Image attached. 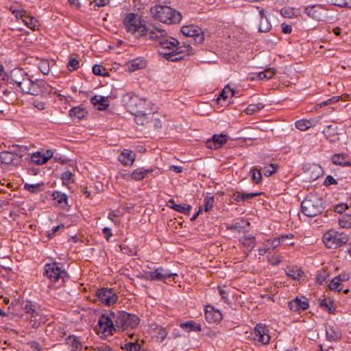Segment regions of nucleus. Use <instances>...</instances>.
<instances>
[{"mask_svg":"<svg viewBox=\"0 0 351 351\" xmlns=\"http://www.w3.org/2000/svg\"><path fill=\"white\" fill-rule=\"evenodd\" d=\"M150 13L155 19L168 25L177 24L182 19L180 12L167 5H155L150 9Z\"/></svg>","mask_w":351,"mask_h":351,"instance_id":"f257e3e1","label":"nucleus"},{"mask_svg":"<svg viewBox=\"0 0 351 351\" xmlns=\"http://www.w3.org/2000/svg\"><path fill=\"white\" fill-rule=\"evenodd\" d=\"M324 209L322 199L315 195H308L301 203L302 213L308 217L319 215Z\"/></svg>","mask_w":351,"mask_h":351,"instance_id":"f03ea898","label":"nucleus"},{"mask_svg":"<svg viewBox=\"0 0 351 351\" xmlns=\"http://www.w3.org/2000/svg\"><path fill=\"white\" fill-rule=\"evenodd\" d=\"M127 32L132 33L136 38L143 37L146 30V24L136 14L129 13L123 21Z\"/></svg>","mask_w":351,"mask_h":351,"instance_id":"7ed1b4c3","label":"nucleus"},{"mask_svg":"<svg viewBox=\"0 0 351 351\" xmlns=\"http://www.w3.org/2000/svg\"><path fill=\"white\" fill-rule=\"evenodd\" d=\"M323 243L328 248H337L349 241L348 236L343 232L328 231L322 237Z\"/></svg>","mask_w":351,"mask_h":351,"instance_id":"20e7f679","label":"nucleus"},{"mask_svg":"<svg viewBox=\"0 0 351 351\" xmlns=\"http://www.w3.org/2000/svg\"><path fill=\"white\" fill-rule=\"evenodd\" d=\"M123 101L125 102L128 109L132 114H145V107L147 105L146 99L141 98L138 95L132 93H127L123 97Z\"/></svg>","mask_w":351,"mask_h":351,"instance_id":"39448f33","label":"nucleus"},{"mask_svg":"<svg viewBox=\"0 0 351 351\" xmlns=\"http://www.w3.org/2000/svg\"><path fill=\"white\" fill-rule=\"evenodd\" d=\"M114 322L117 327L125 330L136 328L139 324V318L134 314L122 311L118 313Z\"/></svg>","mask_w":351,"mask_h":351,"instance_id":"423d86ee","label":"nucleus"},{"mask_svg":"<svg viewBox=\"0 0 351 351\" xmlns=\"http://www.w3.org/2000/svg\"><path fill=\"white\" fill-rule=\"evenodd\" d=\"M194 51L189 44L177 45L174 51L170 52H160V55L167 60L176 62L184 58L185 56L193 54Z\"/></svg>","mask_w":351,"mask_h":351,"instance_id":"0eeeda50","label":"nucleus"},{"mask_svg":"<svg viewBox=\"0 0 351 351\" xmlns=\"http://www.w3.org/2000/svg\"><path fill=\"white\" fill-rule=\"evenodd\" d=\"M304 12L308 17L318 21H326L330 18L328 9L322 4L306 6Z\"/></svg>","mask_w":351,"mask_h":351,"instance_id":"6e6552de","label":"nucleus"},{"mask_svg":"<svg viewBox=\"0 0 351 351\" xmlns=\"http://www.w3.org/2000/svg\"><path fill=\"white\" fill-rule=\"evenodd\" d=\"M167 35V32L161 25L149 24V26L146 25V30L143 34V37H147L148 39L159 43Z\"/></svg>","mask_w":351,"mask_h":351,"instance_id":"1a4fd4ad","label":"nucleus"},{"mask_svg":"<svg viewBox=\"0 0 351 351\" xmlns=\"http://www.w3.org/2000/svg\"><path fill=\"white\" fill-rule=\"evenodd\" d=\"M182 33L188 36L193 37V41L197 44H202L204 40V34L202 28L193 25L183 26Z\"/></svg>","mask_w":351,"mask_h":351,"instance_id":"9d476101","label":"nucleus"},{"mask_svg":"<svg viewBox=\"0 0 351 351\" xmlns=\"http://www.w3.org/2000/svg\"><path fill=\"white\" fill-rule=\"evenodd\" d=\"M96 296L99 302L107 306L113 305L117 301V295L112 289H99L96 292Z\"/></svg>","mask_w":351,"mask_h":351,"instance_id":"9b49d317","label":"nucleus"},{"mask_svg":"<svg viewBox=\"0 0 351 351\" xmlns=\"http://www.w3.org/2000/svg\"><path fill=\"white\" fill-rule=\"evenodd\" d=\"M269 330L265 325L262 324H256L253 332L252 339L261 345L267 344L270 341V337L268 334Z\"/></svg>","mask_w":351,"mask_h":351,"instance_id":"f8f14e48","label":"nucleus"},{"mask_svg":"<svg viewBox=\"0 0 351 351\" xmlns=\"http://www.w3.org/2000/svg\"><path fill=\"white\" fill-rule=\"evenodd\" d=\"M177 276L176 273H171L162 267H158L154 271L145 272L144 277L149 280H165L167 278Z\"/></svg>","mask_w":351,"mask_h":351,"instance_id":"ddd939ff","label":"nucleus"},{"mask_svg":"<svg viewBox=\"0 0 351 351\" xmlns=\"http://www.w3.org/2000/svg\"><path fill=\"white\" fill-rule=\"evenodd\" d=\"M228 141V136L225 134H214L211 138L206 141V147L210 149L220 148Z\"/></svg>","mask_w":351,"mask_h":351,"instance_id":"4468645a","label":"nucleus"},{"mask_svg":"<svg viewBox=\"0 0 351 351\" xmlns=\"http://www.w3.org/2000/svg\"><path fill=\"white\" fill-rule=\"evenodd\" d=\"M99 330L103 333H108L112 335L113 331L115 330L114 326L111 319L105 315H102L98 321Z\"/></svg>","mask_w":351,"mask_h":351,"instance_id":"2eb2a0df","label":"nucleus"},{"mask_svg":"<svg viewBox=\"0 0 351 351\" xmlns=\"http://www.w3.org/2000/svg\"><path fill=\"white\" fill-rule=\"evenodd\" d=\"M158 45L160 47L159 53L161 52V51L170 52L176 49V46L179 45V41L177 39L173 37H169L167 35L165 38L160 41Z\"/></svg>","mask_w":351,"mask_h":351,"instance_id":"dca6fc26","label":"nucleus"},{"mask_svg":"<svg viewBox=\"0 0 351 351\" xmlns=\"http://www.w3.org/2000/svg\"><path fill=\"white\" fill-rule=\"evenodd\" d=\"M308 306V302L306 298H302V299L295 298L289 302V308L295 312L306 310Z\"/></svg>","mask_w":351,"mask_h":351,"instance_id":"f3484780","label":"nucleus"},{"mask_svg":"<svg viewBox=\"0 0 351 351\" xmlns=\"http://www.w3.org/2000/svg\"><path fill=\"white\" fill-rule=\"evenodd\" d=\"M205 318L210 323L217 322L222 319V315L213 306H208L205 309Z\"/></svg>","mask_w":351,"mask_h":351,"instance_id":"a211bd4d","label":"nucleus"},{"mask_svg":"<svg viewBox=\"0 0 351 351\" xmlns=\"http://www.w3.org/2000/svg\"><path fill=\"white\" fill-rule=\"evenodd\" d=\"M91 104L99 110H104L110 106L108 97L95 95L90 99Z\"/></svg>","mask_w":351,"mask_h":351,"instance_id":"6ab92c4d","label":"nucleus"},{"mask_svg":"<svg viewBox=\"0 0 351 351\" xmlns=\"http://www.w3.org/2000/svg\"><path fill=\"white\" fill-rule=\"evenodd\" d=\"M135 154L130 149H124L118 156L119 161L126 166L133 165L135 160Z\"/></svg>","mask_w":351,"mask_h":351,"instance_id":"aec40b11","label":"nucleus"},{"mask_svg":"<svg viewBox=\"0 0 351 351\" xmlns=\"http://www.w3.org/2000/svg\"><path fill=\"white\" fill-rule=\"evenodd\" d=\"M45 266L49 267L48 269L45 268V276H47L51 282L57 281L61 274L60 269L58 267V265H45Z\"/></svg>","mask_w":351,"mask_h":351,"instance_id":"412c9836","label":"nucleus"},{"mask_svg":"<svg viewBox=\"0 0 351 351\" xmlns=\"http://www.w3.org/2000/svg\"><path fill=\"white\" fill-rule=\"evenodd\" d=\"M13 81L17 84L18 87L23 93L29 94V92H35L34 88H31L33 81L30 79L23 77L21 81L17 80L16 79H13Z\"/></svg>","mask_w":351,"mask_h":351,"instance_id":"4be33fe9","label":"nucleus"},{"mask_svg":"<svg viewBox=\"0 0 351 351\" xmlns=\"http://www.w3.org/2000/svg\"><path fill=\"white\" fill-rule=\"evenodd\" d=\"M167 206L173 209L174 210L179 212L180 213L189 215L191 210L192 209V206L190 205H182L176 204L173 199H170L167 204Z\"/></svg>","mask_w":351,"mask_h":351,"instance_id":"5701e85b","label":"nucleus"},{"mask_svg":"<svg viewBox=\"0 0 351 351\" xmlns=\"http://www.w3.org/2000/svg\"><path fill=\"white\" fill-rule=\"evenodd\" d=\"M53 161L63 162L64 160L62 159L61 156L59 154H54V152L52 149H47L45 151V168L51 169L49 165Z\"/></svg>","mask_w":351,"mask_h":351,"instance_id":"b1692460","label":"nucleus"},{"mask_svg":"<svg viewBox=\"0 0 351 351\" xmlns=\"http://www.w3.org/2000/svg\"><path fill=\"white\" fill-rule=\"evenodd\" d=\"M332 161L337 165L349 167L351 165L348 155L346 154H335L332 157Z\"/></svg>","mask_w":351,"mask_h":351,"instance_id":"393cba45","label":"nucleus"},{"mask_svg":"<svg viewBox=\"0 0 351 351\" xmlns=\"http://www.w3.org/2000/svg\"><path fill=\"white\" fill-rule=\"evenodd\" d=\"M285 272L289 277L293 280L298 279L303 271L297 265H289L285 269Z\"/></svg>","mask_w":351,"mask_h":351,"instance_id":"a878e982","label":"nucleus"},{"mask_svg":"<svg viewBox=\"0 0 351 351\" xmlns=\"http://www.w3.org/2000/svg\"><path fill=\"white\" fill-rule=\"evenodd\" d=\"M259 195H260V193H245L240 192V191H235L234 193H233L232 197L237 202H244L245 200L252 199L253 197H255Z\"/></svg>","mask_w":351,"mask_h":351,"instance_id":"bb28decb","label":"nucleus"},{"mask_svg":"<svg viewBox=\"0 0 351 351\" xmlns=\"http://www.w3.org/2000/svg\"><path fill=\"white\" fill-rule=\"evenodd\" d=\"M51 196L56 204L62 208H65L68 205V198L65 193L56 191L52 193Z\"/></svg>","mask_w":351,"mask_h":351,"instance_id":"cd10ccee","label":"nucleus"},{"mask_svg":"<svg viewBox=\"0 0 351 351\" xmlns=\"http://www.w3.org/2000/svg\"><path fill=\"white\" fill-rule=\"evenodd\" d=\"M317 121L315 119H301L298 120L295 122V125L296 128L301 131H305L310 128L315 126L317 123Z\"/></svg>","mask_w":351,"mask_h":351,"instance_id":"c85d7f7f","label":"nucleus"},{"mask_svg":"<svg viewBox=\"0 0 351 351\" xmlns=\"http://www.w3.org/2000/svg\"><path fill=\"white\" fill-rule=\"evenodd\" d=\"M281 245V240H280V237L274 238L272 239H269L265 243L264 247L260 250V252L263 254L266 253L268 250H274Z\"/></svg>","mask_w":351,"mask_h":351,"instance_id":"c756f323","label":"nucleus"},{"mask_svg":"<svg viewBox=\"0 0 351 351\" xmlns=\"http://www.w3.org/2000/svg\"><path fill=\"white\" fill-rule=\"evenodd\" d=\"M180 327L187 332L191 331L199 332L202 330L201 324L193 320L181 323Z\"/></svg>","mask_w":351,"mask_h":351,"instance_id":"7c9ffc66","label":"nucleus"},{"mask_svg":"<svg viewBox=\"0 0 351 351\" xmlns=\"http://www.w3.org/2000/svg\"><path fill=\"white\" fill-rule=\"evenodd\" d=\"M146 65L145 61L141 58H136L129 61L127 64L130 71H134L144 68Z\"/></svg>","mask_w":351,"mask_h":351,"instance_id":"2f4dec72","label":"nucleus"},{"mask_svg":"<svg viewBox=\"0 0 351 351\" xmlns=\"http://www.w3.org/2000/svg\"><path fill=\"white\" fill-rule=\"evenodd\" d=\"M67 344H69L73 351H81L82 348V342L79 341L78 338L74 335L69 336V338L66 339Z\"/></svg>","mask_w":351,"mask_h":351,"instance_id":"473e14b6","label":"nucleus"},{"mask_svg":"<svg viewBox=\"0 0 351 351\" xmlns=\"http://www.w3.org/2000/svg\"><path fill=\"white\" fill-rule=\"evenodd\" d=\"M276 73V70L274 68H269L264 71L258 72V75L256 76H258V78L260 80H267L271 79Z\"/></svg>","mask_w":351,"mask_h":351,"instance_id":"72a5a7b5","label":"nucleus"},{"mask_svg":"<svg viewBox=\"0 0 351 351\" xmlns=\"http://www.w3.org/2000/svg\"><path fill=\"white\" fill-rule=\"evenodd\" d=\"M23 23L29 28L32 29H37L39 27L38 21L36 19L29 15H26V16L23 18Z\"/></svg>","mask_w":351,"mask_h":351,"instance_id":"f704fd0d","label":"nucleus"},{"mask_svg":"<svg viewBox=\"0 0 351 351\" xmlns=\"http://www.w3.org/2000/svg\"><path fill=\"white\" fill-rule=\"evenodd\" d=\"M326 337L330 341H336L341 339V333L339 330H335L332 326L326 328Z\"/></svg>","mask_w":351,"mask_h":351,"instance_id":"c9c22d12","label":"nucleus"},{"mask_svg":"<svg viewBox=\"0 0 351 351\" xmlns=\"http://www.w3.org/2000/svg\"><path fill=\"white\" fill-rule=\"evenodd\" d=\"M240 242L248 249H253L255 245V237L252 235L243 236Z\"/></svg>","mask_w":351,"mask_h":351,"instance_id":"e433bc0d","label":"nucleus"},{"mask_svg":"<svg viewBox=\"0 0 351 351\" xmlns=\"http://www.w3.org/2000/svg\"><path fill=\"white\" fill-rule=\"evenodd\" d=\"M154 332L155 337L158 340H160V341H164L165 339L167 336V332L165 328L162 327V326H156L154 329Z\"/></svg>","mask_w":351,"mask_h":351,"instance_id":"4c0bfd02","label":"nucleus"},{"mask_svg":"<svg viewBox=\"0 0 351 351\" xmlns=\"http://www.w3.org/2000/svg\"><path fill=\"white\" fill-rule=\"evenodd\" d=\"M214 197L210 195H207L204 199V204L201 206L202 207V210H204L205 212L210 211L213 207L214 204Z\"/></svg>","mask_w":351,"mask_h":351,"instance_id":"58836bf2","label":"nucleus"},{"mask_svg":"<svg viewBox=\"0 0 351 351\" xmlns=\"http://www.w3.org/2000/svg\"><path fill=\"white\" fill-rule=\"evenodd\" d=\"M326 1L340 8H351V0H326Z\"/></svg>","mask_w":351,"mask_h":351,"instance_id":"ea45409f","label":"nucleus"},{"mask_svg":"<svg viewBox=\"0 0 351 351\" xmlns=\"http://www.w3.org/2000/svg\"><path fill=\"white\" fill-rule=\"evenodd\" d=\"M43 82L42 80H36V82H32V85L31 88H33L35 92H29V94L38 95L43 93Z\"/></svg>","mask_w":351,"mask_h":351,"instance_id":"a19ab883","label":"nucleus"},{"mask_svg":"<svg viewBox=\"0 0 351 351\" xmlns=\"http://www.w3.org/2000/svg\"><path fill=\"white\" fill-rule=\"evenodd\" d=\"M85 110L80 107H73L69 110L71 117H75L79 119H82L85 115Z\"/></svg>","mask_w":351,"mask_h":351,"instance_id":"79ce46f5","label":"nucleus"},{"mask_svg":"<svg viewBox=\"0 0 351 351\" xmlns=\"http://www.w3.org/2000/svg\"><path fill=\"white\" fill-rule=\"evenodd\" d=\"M144 178H145V176L143 167L134 169L131 174V178L136 181L141 180Z\"/></svg>","mask_w":351,"mask_h":351,"instance_id":"37998d69","label":"nucleus"},{"mask_svg":"<svg viewBox=\"0 0 351 351\" xmlns=\"http://www.w3.org/2000/svg\"><path fill=\"white\" fill-rule=\"evenodd\" d=\"M0 160L4 164H10L14 160V154L9 152H3L0 154Z\"/></svg>","mask_w":351,"mask_h":351,"instance_id":"c03bdc74","label":"nucleus"},{"mask_svg":"<svg viewBox=\"0 0 351 351\" xmlns=\"http://www.w3.org/2000/svg\"><path fill=\"white\" fill-rule=\"evenodd\" d=\"M263 108H264V104L262 103L252 104H250L247 107L245 111L247 114H254V113L259 111L260 110L263 109Z\"/></svg>","mask_w":351,"mask_h":351,"instance_id":"a18cd8bd","label":"nucleus"},{"mask_svg":"<svg viewBox=\"0 0 351 351\" xmlns=\"http://www.w3.org/2000/svg\"><path fill=\"white\" fill-rule=\"evenodd\" d=\"M43 183L25 184L24 189L31 193H37L42 190Z\"/></svg>","mask_w":351,"mask_h":351,"instance_id":"49530a36","label":"nucleus"},{"mask_svg":"<svg viewBox=\"0 0 351 351\" xmlns=\"http://www.w3.org/2000/svg\"><path fill=\"white\" fill-rule=\"evenodd\" d=\"M329 289L332 291H340L343 289L341 282L339 281L337 277H335L329 284Z\"/></svg>","mask_w":351,"mask_h":351,"instance_id":"de8ad7c7","label":"nucleus"},{"mask_svg":"<svg viewBox=\"0 0 351 351\" xmlns=\"http://www.w3.org/2000/svg\"><path fill=\"white\" fill-rule=\"evenodd\" d=\"M293 239V234H287L280 236V240H281V245H294V242L292 241Z\"/></svg>","mask_w":351,"mask_h":351,"instance_id":"09e8293b","label":"nucleus"},{"mask_svg":"<svg viewBox=\"0 0 351 351\" xmlns=\"http://www.w3.org/2000/svg\"><path fill=\"white\" fill-rule=\"evenodd\" d=\"M252 179L256 184H258L262 180V174L259 170L255 167H252L250 171Z\"/></svg>","mask_w":351,"mask_h":351,"instance_id":"8fccbe9b","label":"nucleus"},{"mask_svg":"<svg viewBox=\"0 0 351 351\" xmlns=\"http://www.w3.org/2000/svg\"><path fill=\"white\" fill-rule=\"evenodd\" d=\"M323 133L325 134L326 137L329 139V141H335V138L332 137V136L336 134V129L333 128L332 125H328L326 128L324 130Z\"/></svg>","mask_w":351,"mask_h":351,"instance_id":"3c124183","label":"nucleus"},{"mask_svg":"<svg viewBox=\"0 0 351 351\" xmlns=\"http://www.w3.org/2000/svg\"><path fill=\"white\" fill-rule=\"evenodd\" d=\"M31 160L36 165H43L44 164V155L41 154L40 152H35L32 154Z\"/></svg>","mask_w":351,"mask_h":351,"instance_id":"603ef678","label":"nucleus"},{"mask_svg":"<svg viewBox=\"0 0 351 351\" xmlns=\"http://www.w3.org/2000/svg\"><path fill=\"white\" fill-rule=\"evenodd\" d=\"M271 27V25L268 20V19H261L260 25H259V31L262 32H268Z\"/></svg>","mask_w":351,"mask_h":351,"instance_id":"864d4df0","label":"nucleus"},{"mask_svg":"<svg viewBox=\"0 0 351 351\" xmlns=\"http://www.w3.org/2000/svg\"><path fill=\"white\" fill-rule=\"evenodd\" d=\"M231 93V96L232 97L235 91L233 89L229 88L228 86H226V88L221 91L219 96L217 98V100L219 101L221 99L226 100L228 97V92Z\"/></svg>","mask_w":351,"mask_h":351,"instance_id":"5fc2aeb1","label":"nucleus"},{"mask_svg":"<svg viewBox=\"0 0 351 351\" xmlns=\"http://www.w3.org/2000/svg\"><path fill=\"white\" fill-rule=\"evenodd\" d=\"M339 225L344 228L351 227V215H344L340 218Z\"/></svg>","mask_w":351,"mask_h":351,"instance_id":"6e6d98bb","label":"nucleus"},{"mask_svg":"<svg viewBox=\"0 0 351 351\" xmlns=\"http://www.w3.org/2000/svg\"><path fill=\"white\" fill-rule=\"evenodd\" d=\"M320 306L327 308L330 313H333L335 312L333 302L328 299L325 298L322 300L321 301Z\"/></svg>","mask_w":351,"mask_h":351,"instance_id":"4d7b16f0","label":"nucleus"},{"mask_svg":"<svg viewBox=\"0 0 351 351\" xmlns=\"http://www.w3.org/2000/svg\"><path fill=\"white\" fill-rule=\"evenodd\" d=\"M123 348L127 351H140L141 346L137 342H130L125 343Z\"/></svg>","mask_w":351,"mask_h":351,"instance_id":"13d9d810","label":"nucleus"},{"mask_svg":"<svg viewBox=\"0 0 351 351\" xmlns=\"http://www.w3.org/2000/svg\"><path fill=\"white\" fill-rule=\"evenodd\" d=\"M231 230H237L239 232H244L247 231V228L243 226L241 222H235L228 228Z\"/></svg>","mask_w":351,"mask_h":351,"instance_id":"bf43d9fd","label":"nucleus"},{"mask_svg":"<svg viewBox=\"0 0 351 351\" xmlns=\"http://www.w3.org/2000/svg\"><path fill=\"white\" fill-rule=\"evenodd\" d=\"M10 10L14 14L16 19H21L23 21V18L26 16V12L23 10H17L14 8L13 7L10 8Z\"/></svg>","mask_w":351,"mask_h":351,"instance_id":"052dcab7","label":"nucleus"},{"mask_svg":"<svg viewBox=\"0 0 351 351\" xmlns=\"http://www.w3.org/2000/svg\"><path fill=\"white\" fill-rule=\"evenodd\" d=\"M277 167L276 164H271L269 166L265 167L264 175L267 177L271 176L276 171Z\"/></svg>","mask_w":351,"mask_h":351,"instance_id":"680f3d73","label":"nucleus"},{"mask_svg":"<svg viewBox=\"0 0 351 351\" xmlns=\"http://www.w3.org/2000/svg\"><path fill=\"white\" fill-rule=\"evenodd\" d=\"M79 66V62L74 58H71L69 59V61L67 64V68L69 71H75Z\"/></svg>","mask_w":351,"mask_h":351,"instance_id":"e2e57ef3","label":"nucleus"},{"mask_svg":"<svg viewBox=\"0 0 351 351\" xmlns=\"http://www.w3.org/2000/svg\"><path fill=\"white\" fill-rule=\"evenodd\" d=\"M73 176L70 171H66L62 174V180L63 182L71 183L73 182Z\"/></svg>","mask_w":351,"mask_h":351,"instance_id":"0e129e2a","label":"nucleus"},{"mask_svg":"<svg viewBox=\"0 0 351 351\" xmlns=\"http://www.w3.org/2000/svg\"><path fill=\"white\" fill-rule=\"evenodd\" d=\"M339 99H340L339 96H334L326 101L321 102L319 105L320 107H323V106H327V105H329L331 104H335V103H337V101H339Z\"/></svg>","mask_w":351,"mask_h":351,"instance_id":"69168bd1","label":"nucleus"},{"mask_svg":"<svg viewBox=\"0 0 351 351\" xmlns=\"http://www.w3.org/2000/svg\"><path fill=\"white\" fill-rule=\"evenodd\" d=\"M328 276V273L326 271H323L317 274V282L319 285L323 284V282L326 280Z\"/></svg>","mask_w":351,"mask_h":351,"instance_id":"338daca9","label":"nucleus"},{"mask_svg":"<svg viewBox=\"0 0 351 351\" xmlns=\"http://www.w3.org/2000/svg\"><path fill=\"white\" fill-rule=\"evenodd\" d=\"M34 105L36 108H37L39 110L44 109V103L42 101V96H40L39 97L34 98L33 101Z\"/></svg>","mask_w":351,"mask_h":351,"instance_id":"774afa93","label":"nucleus"}]
</instances>
